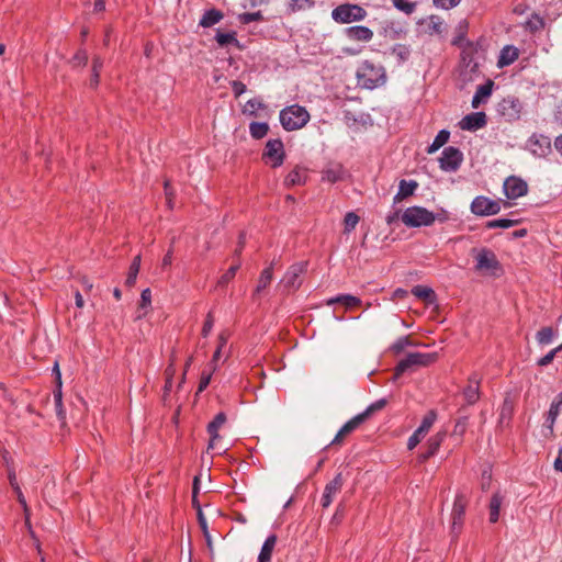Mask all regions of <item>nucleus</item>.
<instances>
[{
    "mask_svg": "<svg viewBox=\"0 0 562 562\" xmlns=\"http://www.w3.org/2000/svg\"><path fill=\"white\" fill-rule=\"evenodd\" d=\"M401 220L407 227H422L432 225L436 216L426 207L411 206L403 212Z\"/></svg>",
    "mask_w": 562,
    "mask_h": 562,
    "instance_id": "obj_3",
    "label": "nucleus"
},
{
    "mask_svg": "<svg viewBox=\"0 0 562 562\" xmlns=\"http://www.w3.org/2000/svg\"><path fill=\"white\" fill-rule=\"evenodd\" d=\"M561 350H562V345H561V346H559V347H557V348H554V349H552V350H551V351H549L546 356H543L542 358H540V359L538 360V362H537V363H538V366H540V367H546V366L550 364V363L553 361V359H554V357L557 356V353H558L559 351H561Z\"/></svg>",
    "mask_w": 562,
    "mask_h": 562,
    "instance_id": "obj_50",
    "label": "nucleus"
},
{
    "mask_svg": "<svg viewBox=\"0 0 562 562\" xmlns=\"http://www.w3.org/2000/svg\"><path fill=\"white\" fill-rule=\"evenodd\" d=\"M80 282L82 284L85 292H90L92 290L93 283L87 277H82L80 279Z\"/></svg>",
    "mask_w": 562,
    "mask_h": 562,
    "instance_id": "obj_61",
    "label": "nucleus"
},
{
    "mask_svg": "<svg viewBox=\"0 0 562 562\" xmlns=\"http://www.w3.org/2000/svg\"><path fill=\"white\" fill-rule=\"evenodd\" d=\"M413 342L408 336L400 337L391 347L395 355H400L406 347L412 346Z\"/></svg>",
    "mask_w": 562,
    "mask_h": 562,
    "instance_id": "obj_46",
    "label": "nucleus"
},
{
    "mask_svg": "<svg viewBox=\"0 0 562 562\" xmlns=\"http://www.w3.org/2000/svg\"><path fill=\"white\" fill-rule=\"evenodd\" d=\"M562 412V392L559 393L555 398L552 401L549 412L546 418V427L550 430V434L553 432V427L557 422L558 416Z\"/></svg>",
    "mask_w": 562,
    "mask_h": 562,
    "instance_id": "obj_20",
    "label": "nucleus"
},
{
    "mask_svg": "<svg viewBox=\"0 0 562 562\" xmlns=\"http://www.w3.org/2000/svg\"><path fill=\"white\" fill-rule=\"evenodd\" d=\"M469 417L467 415L460 416L454 425L452 436L462 437L468 427Z\"/></svg>",
    "mask_w": 562,
    "mask_h": 562,
    "instance_id": "obj_47",
    "label": "nucleus"
},
{
    "mask_svg": "<svg viewBox=\"0 0 562 562\" xmlns=\"http://www.w3.org/2000/svg\"><path fill=\"white\" fill-rule=\"evenodd\" d=\"M268 131H269V126L267 123H263V122H252L249 125L250 135L256 139H260V138L265 137L267 135Z\"/></svg>",
    "mask_w": 562,
    "mask_h": 562,
    "instance_id": "obj_35",
    "label": "nucleus"
},
{
    "mask_svg": "<svg viewBox=\"0 0 562 562\" xmlns=\"http://www.w3.org/2000/svg\"><path fill=\"white\" fill-rule=\"evenodd\" d=\"M553 329L551 327H543L537 333V341L540 345H548L553 339Z\"/></svg>",
    "mask_w": 562,
    "mask_h": 562,
    "instance_id": "obj_45",
    "label": "nucleus"
},
{
    "mask_svg": "<svg viewBox=\"0 0 562 562\" xmlns=\"http://www.w3.org/2000/svg\"><path fill=\"white\" fill-rule=\"evenodd\" d=\"M446 436H447V431L440 430L428 439L426 452H424L419 456V459L422 462L426 461L427 459H429L430 457H432L437 453V451H438L440 445L442 443V441L445 440Z\"/></svg>",
    "mask_w": 562,
    "mask_h": 562,
    "instance_id": "obj_18",
    "label": "nucleus"
},
{
    "mask_svg": "<svg viewBox=\"0 0 562 562\" xmlns=\"http://www.w3.org/2000/svg\"><path fill=\"white\" fill-rule=\"evenodd\" d=\"M437 414L435 411H429L423 418L420 426L417 428L419 432L426 435L436 422Z\"/></svg>",
    "mask_w": 562,
    "mask_h": 562,
    "instance_id": "obj_40",
    "label": "nucleus"
},
{
    "mask_svg": "<svg viewBox=\"0 0 562 562\" xmlns=\"http://www.w3.org/2000/svg\"><path fill=\"white\" fill-rule=\"evenodd\" d=\"M151 304V292L150 289H145L140 293V302H139V314L137 315V318H142L146 315L147 308Z\"/></svg>",
    "mask_w": 562,
    "mask_h": 562,
    "instance_id": "obj_38",
    "label": "nucleus"
},
{
    "mask_svg": "<svg viewBox=\"0 0 562 562\" xmlns=\"http://www.w3.org/2000/svg\"><path fill=\"white\" fill-rule=\"evenodd\" d=\"M436 359V353L411 352L395 367V379L407 371L415 370L420 367H427L434 363Z\"/></svg>",
    "mask_w": 562,
    "mask_h": 562,
    "instance_id": "obj_4",
    "label": "nucleus"
},
{
    "mask_svg": "<svg viewBox=\"0 0 562 562\" xmlns=\"http://www.w3.org/2000/svg\"><path fill=\"white\" fill-rule=\"evenodd\" d=\"M105 10V1L104 0H94L93 11L95 13L102 12Z\"/></svg>",
    "mask_w": 562,
    "mask_h": 562,
    "instance_id": "obj_62",
    "label": "nucleus"
},
{
    "mask_svg": "<svg viewBox=\"0 0 562 562\" xmlns=\"http://www.w3.org/2000/svg\"><path fill=\"white\" fill-rule=\"evenodd\" d=\"M367 14V11L356 3H342L331 11L333 20L340 24L363 21Z\"/></svg>",
    "mask_w": 562,
    "mask_h": 562,
    "instance_id": "obj_5",
    "label": "nucleus"
},
{
    "mask_svg": "<svg viewBox=\"0 0 562 562\" xmlns=\"http://www.w3.org/2000/svg\"><path fill=\"white\" fill-rule=\"evenodd\" d=\"M344 485V477L341 473H338L330 482L325 486L321 503L324 508L329 507L335 496L341 491Z\"/></svg>",
    "mask_w": 562,
    "mask_h": 562,
    "instance_id": "obj_14",
    "label": "nucleus"
},
{
    "mask_svg": "<svg viewBox=\"0 0 562 562\" xmlns=\"http://www.w3.org/2000/svg\"><path fill=\"white\" fill-rule=\"evenodd\" d=\"M362 423H364L362 416H360L359 414L356 415L339 429L340 435H344L346 437L347 435L356 430Z\"/></svg>",
    "mask_w": 562,
    "mask_h": 562,
    "instance_id": "obj_37",
    "label": "nucleus"
},
{
    "mask_svg": "<svg viewBox=\"0 0 562 562\" xmlns=\"http://www.w3.org/2000/svg\"><path fill=\"white\" fill-rule=\"evenodd\" d=\"M346 170L340 164H329L322 171V179L330 183L344 180Z\"/></svg>",
    "mask_w": 562,
    "mask_h": 562,
    "instance_id": "obj_19",
    "label": "nucleus"
},
{
    "mask_svg": "<svg viewBox=\"0 0 562 562\" xmlns=\"http://www.w3.org/2000/svg\"><path fill=\"white\" fill-rule=\"evenodd\" d=\"M387 401L385 398L378 400L376 402L370 404L362 413L359 415L362 416V419L366 422L370 416H372L375 412H379L385 407Z\"/></svg>",
    "mask_w": 562,
    "mask_h": 562,
    "instance_id": "obj_36",
    "label": "nucleus"
},
{
    "mask_svg": "<svg viewBox=\"0 0 562 562\" xmlns=\"http://www.w3.org/2000/svg\"><path fill=\"white\" fill-rule=\"evenodd\" d=\"M263 108H265V104L261 101H259L257 99H251L246 102V104L244 106V113L255 116L257 110L263 109Z\"/></svg>",
    "mask_w": 562,
    "mask_h": 562,
    "instance_id": "obj_48",
    "label": "nucleus"
},
{
    "mask_svg": "<svg viewBox=\"0 0 562 562\" xmlns=\"http://www.w3.org/2000/svg\"><path fill=\"white\" fill-rule=\"evenodd\" d=\"M273 265L274 262L272 261L271 265L261 272L255 291L256 293H260L270 284L272 280Z\"/></svg>",
    "mask_w": 562,
    "mask_h": 562,
    "instance_id": "obj_31",
    "label": "nucleus"
},
{
    "mask_svg": "<svg viewBox=\"0 0 562 562\" xmlns=\"http://www.w3.org/2000/svg\"><path fill=\"white\" fill-rule=\"evenodd\" d=\"M481 378L477 373H473L469 378V384L463 391V396L469 405L476 403L480 398Z\"/></svg>",
    "mask_w": 562,
    "mask_h": 562,
    "instance_id": "obj_16",
    "label": "nucleus"
},
{
    "mask_svg": "<svg viewBox=\"0 0 562 562\" xmlns=\"http://www.w3.org/2000/svg\"><path fill=\"white\" fill-rule=\"evenodd\" d=\"M424 437H425V435L423 432H419L418 429H416L413 432V435L408 438V441H407L408 450H413L422 441V439Z\"/></svg>",
    "mask_w": 562,
    "mask_h": 562,
    "instance_id": "obj_52",
    "label": "nucleus"
},
{
    "mask_svg": "<svg viewBox=\"0 0 562 562\" xmlns=\"http://www.w3.org/2000/svg\"><path fill=\"white\" fill-rule=\"evenodd\" d=\"M358 82L366 89H375L386 82V72L383 66L364 60L357 71Z\"/></svg>",
    "mask_w": 562,
    "mask_h": 562,
    "instance_id": "obj_1",
    "label": "nucleus"
},
{
    "mask_svg": "<svg viewBox=\"0 0 562 562\" xmlns=\"http://www.w3.org/2000/svg\"><path fill=\"white\" fill-rule=\"evenodd\" d=\"M223 19V14L221 11L216 9H211L205 11L200 20V25L203 27H211L218 23Z\"/></svg>",
    "mask_w": 562,
    "mask_h": 562,
    "instance_id": "obj_28",
    "label": "nucleus"
},
{
    "mask_svg": "<svg viewBox=\"0 0 562 562\" xmlns=\"http://www.w3.org/2000/svg\"><path fill=\"white\" fill-rule=\"evenodd\" d=\"M391 53L396 57L398 63H404L409 58L411 50L408 46L396 44L392 47Z\"/></svg>",
    "mask_w": 562,
    "mask_h": 562,
    "instance_id": "obj_39",
    "label": "nucleus"
},
{
    "mask_svg": "<svg viewBox=\"0 0 562 562\" xmlns=\"http://www.w3.org/2000/svg\"><path fill=\"white\" fill-rule=\"evenodd\" d=\"M102 66H103L102 59L100 57H94L93 58V64H92V71L100 74V70H101Z\"/></svg>",
    "mask_w": 562,
    "mask_h": 562,
    "instance_id": "obj_63",
    "label": "nucleus"
},
{
    "mask_svg": "<svg viewBox=\"0 0 562 562\" xmlns=\"http://www.w3.org/2000/svg\"><path fill=\"white\" fill-rule=\"evenodd\" d=\"M493 87L494 82L492 80H487L484 85L479 86L471 102L472 108L477 109L481 103L485 102L492 94Z\"/></svg>",
    "mask_w": 562,
    "mask_h": 562,
    "instance_id": "obj_22",
    "label": "nucleus"
},
{
    "mask_svg": "<svg viewBox=\"0 0 562 562\" xmlns=\"http://www.w3.org/2000/svg\"><path fill=\"white\" fill-rule=\"evenodd\" d=\"M276 543L277 536L270 535L261 547L260 553L258 555V562H270Z\"/></svg>",
    "mask_w": 562,
    "mask_h": 562,
    "instance_id": "obj_26",
    "label": "nucleus"
},
{
    "mask_svg": "<svg viewBox=\"0 0 562 562\" xmlns=\"http://www.w3.org/2000/svg\"><path fill=\"white\" fill-rule=\"evenodd\" d=\"M215 38H216V42L221 46H226V45H229V44H235V45L238 46V40L236 38L235 32H231V33L217 32Z\"/></svg>",
    "mask_w": 562,
    "mask_h": 562,
    "instance_id": "obj_42",
    "label": "nucleus"
},
{
    "mask_svg": "<svg viewBox=\"0 0 562 562\" xmlns=\"http://www.w3.org/2000/svg\"><path fill=\"white\" fill-rule=\"evenodd\" d=\"M231 86L236 98L246 91V86L241 81L234 80L232 81Z\"/></svg>",
    "mask_w": 562,
    "mask_h": 562,
    "instance_id": "obj_56",
    "label": "nucleus"
},
{
    "mask_svg": "<svg viewBox=\"0 0 562 562\" xmlns=\"http://www.w3.org/2000/svg\"><path fill=\"white\" fill-rule=\"evenodd\" d=\"M305 269V262H297L292 265L284 274L281 283L289 290L297 289L301 284L300 277L302 273H304Z\"/></svg>",
    "mask_w": 562,
    "mask_h": 562,
    "instance_id": "obj_13",
    "label": "nucleus"
},
{
    "mask_svg": "<svg viewBox=\"0 0 562 562\" xmlns=\"http://www.w3.org/2000/svg\"><path fill=\"white\" fill-rule=\"evenodd\" d=\"M225 422H226V415L223 412H221L207 425V432H209V435L211 437L210 442H209V447H207L209 449H213L214 448L215 440L220 438L218 429L225 424Z\"/></svg>",
    "mask_w": 562,
    "mask_h": 562,
    "instance_id": "obj_21",
    "label": "nucleus"
},
{
    "mask_svg": "<svg viewBox=\"0 0 562 562\" xmlns=\"http://www.w3.org/2000/svg\"><path fill=\"white\" fill-rule=\"evenodd\" d=\"M198 520H199V525L203 531V535L206 539V542H207V546L209 548L212 547V540H211V536L209 533V530H207V522H206V518L204 517V515L202 514L201 510L198 512Z\"/></svg>",
    "mask_w": 562,
    "mask_h": 562,
    "instance_id": "obj_49",
    "label": "nucleus"
},
{
    "mask_svg": "<svg viewBox=\"0 0 562 562\" xmlns=\"http://www.w3.org/2000/svg\"><path fill=\"white\" fill-rule=\"evenodd\" d=\"M437 8L449 10L457 7L461 0H432Z\"/></svg>",
    "mask_w": 562,
    "mask_h": 562,
    "instance_id": "obj_53",
    "label": "nucleus"
},
{
    "mask_svg": "<svg viewBox=\"0 0 562 562\" xmlns=\"http://www.w3.org/2000/svg\"><path fill=\"white\" fill-rule=\"evenodd\" d=\"M284 146L280 139H269L266 144L262 158L271 167L277 168L283 164L284 160Z\"/></svg>",
    "mask_w": 562,
    "mask_h": 562,
    "instance_id": "obj_8",
    "label": "nucleus"
},
{
    "mask_svg": "<svg viewBox=\"0 0 562 562\" xmlns=\"http://www.w3.org/2000/svg\"><path fill=\"white\" fill-rule=\"evenodd\" d=\"M211 376H212L211 373H209V374L203 373L202 374L200 383H199V387H198L199 392H202V391H204L207 387V385L210 384V381H211Z\"/></svg>",
    "mask_w": 562,
    "mask_h": 562,
    "instance_id": "obj_57",
    "label": "nucleus"
},
{
    "mask_svg": "<svg viewBox=\"0 0 562 562\" xmlns=\"http://www.w3.org/2000/svg\"><path fill=\"white\" fill-rule=\"evenodd\" d=\"M517 224V221L508 218H496L486 223L487 228H509Z\"/></svg>",
    "mask_w": 562,
    "mask_h": 562,
    "instance_id": "obj_43",
    "label": "nucleus"
},
{
    "mask_svg": "<svg viewBox=\"0 0 562 562\" xmlns=\"http://www.w3.org/2000/svg\"><path fill=\"white\" fill-rule=\"evenodd\" d=\"M172 262V250L169 249L168 252L165 255V257L162 258V262H161V266L164 268L166 267H169Z\"/></svg>",
    "mask_w": 562,
    "mask_h": 562,
    "instance_id": "obj_64",
    "label": "nucleus"
},
{
    "mask_svg": "<svg viewBox=\"0 0 562 562\" xmlns=\"http://www.w3.org/2000/svg\"><path fill=\"white\" fill-rule=\"evenodd\" d=\"M54 372L56 374V382H57V391L54 392V400L57 408V413L59 416H61V374L59 371L58 363L56 362L54 366Z\"/></svg>",
    "mask_w": 562,
    "mask_h": 562,
    "instance_id": "obj_32",
    "label": "nucleus"
},
{
    "mask_svg": "<svg viewBox=\"0 0 562 562\" xmlns=\"http://www.w3.org/2000/svg\"><path fill=\"white\" fill-rule=\"evenodd\" d=\"M502 505V497L498 493H495L490 502V521L496 522L499 517V509Z\"/></svg>",
    "mask_w": 562,
    "mask_h": 562,
    "instance_id": "obj_34",
    "label": "nucleus"
},
{
    "mask_svg": "<svg viewBox=\"0 0 562 562\" xmlns=\"http://www.w3.org/2000/svg\"><path fill=\"white\" fill-rule=\"evenodd\" d=\"M214 325V318L211 313L207 314L203 327H202V335L204 337L209 336Z\"/></svg>",
    "mask_w": 562,
    "mask_h": 562,
    "instance_id": "obj_55",
    "label": "nucleus"
},
{
    "mask_svg": "<svg viewBox=\"0 0 562 562\" xmlns=\"http://www.w3.org/2000/svg\"><path fill=\"white\" fill-rule=\"evenodd\" d=\"M553 468L557 472L562 473V448L558 450V456L554 460Z\"/></svg>",
    "mask_w": 562,
    "mask_h": 562,
    "instance_id": "obj_59",
    "label": "nucleus"
},
{
    "mask_svg": "<svg viewBox=\"0 0 562 562\" xmlns=\"http://www.w3.org/2000/svg\"><path fill=\"white\" fill-rule=\"evenodd\" d=\"M305 179H306L305 170L300 167H295L285 177L284 186L285 187L301 186L305 182Z\"/></svg>",
    "mask_w": 562,
    "mask_h": 562,
    "instance_id": "obj_27",
    "label": "nucleus"
},
{
    "mask_svg": "<svg viewBox=\"0 0 562 562\" xmlns=\"http://www.w3.org/2000/svg\"><path fill=\"white\" fill-rule=\"evenodd\" d=\"M527 25L531 31H537L543 26V21L539 16H536L533 20L528 21Z\"/></svg>",
    "mask_w": 562,
    "mask_h": 562,
    "instance_id": "obj_58",
    "label": "nucleus"
},
{
    "mask_svg": "<svg viewBox=\"0 0 562 562\" xmlns=\"http://www.w3.org/2000/svg\"><path fill=\"white\" fill-rule=\"evenodd\" d=\"M472 256L475 258V270L481 273L494 272L499 268V262L494 251L488 248H473Z\"/></svg>",
    "mask_w": 562,
    "mask_h": 562,
    "instance_id": "obj_6",
    "label": "nucleus"
},
{
    "mask_svg": "<svg viewBox=\"0 0 562 562\" xmlns=\"http://www.w3.org/2000/svg\"><path fill=\"white\" fill-rule=\"evenodd\" d=\"M463 161V154L457 147H446L439 158L440 169L447 172L457 171Z\"/></svg>",
    "mask_w": 562,
    "mask_h": 562,
    "instance_id": "obj_7",
    "label": "nucleus"
},
{
    "mask_svg": "<svg viewBox=\"0 0 562 562\" xmlns=\"http://www.w3.org/2000/svg\"><path fill=\"white\" fill-rule=\"evenodd\" d=\"M261 16L260 12H254V13H246L244 14L243 16V21L245 23H249V22H252V21H257L259 20Z\"/></svg>",
    "mask_w": 562,
    "mask_h": 562,
    "instance_id": "obj_60",
    "label": "nucleus"
},
{
    "mask_svg": "<svg viewBox=\"0 0 562 562\" xmlns=\"http://www.w3.org/2000/svg\"><path fill=\"white\" fill-rule=\"evenodd\" d=\"M140 255H137L130 266L127 278L125 280V284L130 288L133 286L136 282L137 274L140 268Z\"/></svg>",
    "mask_w": 562,
    "mask_h": 562,
    "instance_id": "obj_30",
    "label": "nucleus"
},
{
    "mask_svg": "<svg viewBox=\"0 0 562 562\" xmlns=\"http://www.w3.org/2000/svg\"><path fill=\"white\" fill-rule=\"evenodd\" d=\"M347 37L355 42L368 43L373 38V32L367 26L356 25L345 30Z\"/></svg>",
    "mask_w": 562,
    "mask_h": 562,
    "instance_id": "obj_17",
    "label": "nucleus"
},
{
    "mask_svg": "<svg viewBox=\"0 0 562 562\" xmlns=\"http://www.w3.org/2000/svg\"><path fill=\"white\" fill-rule=\"evenodd\" d=\"M310 121V113L304 106L292 104L280 112V122L285 131H295L304 127Z\"/></svg>",
    "mask_w": 562,
    "mask_h": 562,
    "instance_id": "obj_2",
    "label": "nucleus"
},
{
    "mask_svg": "<svg viewBox=\"0 0 562 562\" xmlns=\"http://www.w3.org/2000/svg\"><path fill=\"white\" fill-rule=\"evenodd\" d=\"M239 265L232 266L218 280V285H226L236 274Z\"/></svg>",
    "mask_w": 562,
    "mask_h": 562,
    "instance_id": "obj_51",
    "label": "nucleus"
},
{
    "mask_svg": "<svg viewBox=\"0 0 562 562\" xmlns=\"http://www.w3.org/2000/svg\"><path fill=\"white\" fill-rule=\"evenodd\" d=\"M412 293L419 300L424 301L427 305H432L437 301L435 291L425 285H415Z\"/></svg>",
    "mask_w": 562,
    "mask_h": 562,
    "instance_id": "obj_24",
    "label": "nucleus"
},
{
    "mask_svg": "<svg viewBox=\"0 0 562 562\" xmlns=\"http://www.w3.org/2000/svg\"><path fill=\"white\" fill-rule=\"evenodd\" d=\"M392 3L397 10L405 14H412L416 10V2L409 0H392Z\"/></svg>",
    "mask_w": 562,
    "mask_h": 562,
    "instance_id": "obj_41",
    "label": "nucleus"
},
{
    "mask_svg": "<svg viewBox=\"0 0 562 562\" xmlns=\"http://www.w3.org/2000/svg\"><path fill=\"white\" fill-rule=\"evenodd\" d=\"M528 186L527 183L517 177H508L504 182V192L505 195L510 199L515 200L520 196H524L527 194Z\"/></svg>",
    "mask_w": 562,
    "mask_h": 562,
    "instance_id": "obj_12",
    "label": "nucleus"
},
{
    "mask_svg": "<svg viewBox=\"0 0 562 562\" xmlns=\"http://www.w3.org/2000/svg\"><path fill=\"white\" fill-rule=\"evenodd\" d=\"M359 220L360 217L356 213L348 212L344 218L345 233L349 234L351 231H353L359 223Z\"/></svg>",
    "mask_w": 562,
    "mask_h": 562,
    "instance_id": "obj_44",
    "label": "nucleus"
},
{
    "mask_svg": "<svg viewBox=\"0 0 562 562\" xmlns=\"http://www.w3.org/2000/svg\"><path fill=\"white\" fill-rule=\"evenodd\" d=\"M418 183L415 180H401L398 186V191L396 195L394 196L395 202H400L411 195L414 194L415 190L417 189Z\"/></svg>",
    "mask_w": 562,
    "mask_h": 562,
    "instance_id": "obj_25",
    "label": "nucleus"
},
{
    "mask_svg": "<svg viewBox=\"0 0 562 562\" xmlns=\"http://www.w3.org/2000/svg\"><path fill=\"white\" fill-rule=\"evenodd\" d=\"M468 501L463 494H458L454 498L452 512H451V531L458 535L461 531L463 525V517Z\"/></svg>",
    "mask_w": 562,
    "mask_h": 562,
    "instance_id": "obj_10",
    "label": "nucleus"
},
{
    "mask_svg": "<svg viewBox=\"0 0 562 562\" xmlns=\"http://www.w3.org/2000/svg\"><path fill=\"white\" fill-rule=\"evenodd\" d=\"M518 49L512 45L505 46L498 56L497 67L503 68L513 64L518 58Z\"/></svg>",
    "mask_w": 562,
    "mask_h": 562,
    "instance_id": "obj_23",
    "label": "nucleus"
},
{
    "mask_svg": "<svg viewBox=\"0 0 562 562\" xmlns=\"http://www.w3.org/2000/svg\"><path fill=\"white\" fill-rule=\"evenodd\" d=\"M486 125V115L484 112H474L465 115L459 123L463 131H476Z\"/></svg>",
    "mask_w": 562,
    "mask_h": 562,
    "instance_id": "obj_15",
    "label": "nucleus"
},
{
    "mask_svg": "<svg viewBox=\"0 0 562 562\" xmlns=\"http://www.w3.org/2000/svg\"><path fill=\"white\" fill-rule=\"evenodd\" d=\"M450 133L447 130H441L436 135L432 144L427 148L428 154H434L437 151L440 147H442L449 139Z\"/></svg>",
    "mask_w": 562,
    "mask_h": 562,
    "instance_id": "obj_33",
    "label": "nucleus"
},
{
    "mask_svg": "<svg viewBox=\"0 0 562 562\" xmlns=\"http://www.w3.org/2000/svg\"><path fill=\"white\" fill-rule=\"evenodd\" d=\"M471 211L480 216L494 215L501 211V205L496 201L480 195L472 201Z\"/></svg>",
    "mask_w": 562,
    "mask_h": 562,
    "instance_id": "obj_11",
    "label": "nucleus"
},
{
    "mask_svg": "<svg viewBox=\"0 0 562 562\" xmlns=\"http://www.w3.org/2000/svg\"><path fill=\"white\" fill-rule=\"evenodd\" d=\"M74 66H85L88 61V54L86 50L80 49L72 58Z\"/></svg>",
    "mask_w": 562,
    "mask_h": 562,
    "instance_id": "obj_54",
    "label": "nucleus"
},
{
    "mask_svg": "<svg viewBox=\"0 0 562 562\" xmlns=\"http://www.w3.org/2000/svg\"><path fill=\"white\" fill-rule=\"evenodd\" d=\"M522 110V104L520 100L514 95H508L504 98L497 105V112L506 120V121H516L519 119Z\"/></svg>",
    "mask_w": 562,
    "mask_h": 562,
    "instance_id": "obj_9",
    "label": "nucleus"
},
{
    "mask_svg": "<svg viewBox=\"0 0 562 562\" xmlns=\"http://www.w3.org/2000/svg\"><path fill=\"white\" fill-rule=\"evenodd\" d=\"M336 303H341L347 308H352L355 306L360 305L361 300L359 297L350 295V294H341L336 297H331L327 301L328 305H333Z\"/></svg>",
    "mask_w": 562,
    "mask_h": 562,
    "instance_id": "obj_29",
    "label": "nucleus"
}]
</instances>
